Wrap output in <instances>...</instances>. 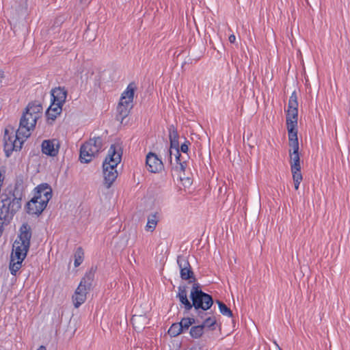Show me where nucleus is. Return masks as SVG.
Listing matches in <instances>:
<instances>
[{
    "label": "nucleus",
    "instance_id": "f257e3e1",
    "mask_svg": "<svg viewBox=\"0 0 350 350\" xmlns=\"http://www.w3.org/2000/svg\"><path fill=\"white\" fill-rule=\"evenodd\" d=\"M24 197L23 189L16 184L14 189L8 194L1 196L0 206V237L3 231V226L8 225L14 215L21 208Z\"/></svg>",
    "mask_w": 350,
    "mask_h": 350
},
{
    "label": "nucleus",
    "instance_id": "f03ea898",
    "mask_svg": "<svg viewBox=\"0 0 350 350\" xmlns=\"http://www.w3.org/2000/svg\"><path fill=\"white\" fill-rule=\"evenodd\" d=\"M42 106L38 101L29 103L25 107L19 122V133L25 137H30L38 120L42 116Z\"/></svg>",
    "mask_w": 350,
    "mask_h": 350
},
{
    "label": "nucleus",
    "instance_id": "7ed1b4c3",
    "mask_svg": "<svg viewBox=\"0 0 350 350\" xmlns=\"http://www.w3.org/2000/svg\"><path fill=\"white\" fill-rule=\"evenodd\" d=\"M191 310L192 308L197 311L198 316L203 318L206 313L204 311L208 310L213 306L214 301L212 296L202 291L199 283H194L190 293Z\"/></svg>",
    "mask_w": 350,
    "mask_h": 350
},
{
    "label": "nucleus",
    "instance_id": "20e7f679",
    "mask_svg": "<svg viewBox=\"0 0 350 350\" xmlns=\"http://www.w3.org/2000/svg\"><path fill=\"white\" fill-rule=\"evenodd\" d=\"M286 126L289 142V153L293 175H296L300 171L299 155V142L297 139V120H286Z\"/></svg>",
    "mask_w": 350,
    "mask_h": 350
},
{
    "label": "nucleus",
    "instance_id": "39448f33",
    "mask_svg": "<svg viewBox=\"0 0 350 350\" xmlns=\"http://www.w3.org/2000/svg\"><path fill=\"white\" fill-rule=\"evenodd\" d=\"M31 235V226L27 223L23 224L20 228L18 238L13 243L10 258L21 259V257L25 258L27 256L30 247Z\"/></svg>",
    "mask_w": 350,
    "mask_h": 350
},
{
    "label": "nucleus",
    "instance_id": "423d86ee",
    "mask_svg": "<svg viewBox=\"0 0 350 350\" xmlns=\"http://www.w3.org/2000/svg\"><path fill=\"white\" fill-rule=\"evenodd\" d=\"M103 139L100 137L90 138L80 148L79 159L81 163H89L102 149Z\"/></svg>",
    "mask_w": 350,
    "mask_h": 350
},
{
    "label": "nucleus",
    "instance_id": "0eeeda50",
    "mask_svg": "<svg viewBox=\"0 0 350 350\" xmlns=\"http://www.w3.org/2000/svg\"><path fill=\"white\" fill-rule=\"evenodd\" d=\"M28 137L23 138V135L19 133V129H17L15 133L13 130L10 133V131L6 129L3 137L4 150L6 156L9 157L13 151L20 150Z\"/></svg>",
    "mask_w": 350,
    "mask_h": 350
},
{
    "label": "nucleus",
    "instance_id": "6e6552de",
    "mask_svg": "<svg viewBox=\"0 0 350 350\" xmlns=\"http://www.w3.org/2000/svg\"><path fill=\"white\" fill-rule=\"evenodd\" d=\"M121 161V152L117 150L115 145H111L108 151V155L103 163L104 175H114L118 174L116 167Z\"/></svg>",
    "mask_w": 350,
    "mask_h": 350
},
{
    "label": "nucleus",
    "instance_id": "1a4fd4ad",
    "mask_svg": "<svg viewBox=\"0 0 350 350\" xmlns=\"http://www.w3.org/2000/svg\"><path fill=\"white\" fill-rule=\"evenodd\" d=\"M168 131L170 147V148H165V149L164 150V152L168 157L169 161L172 162V149L175 150L176 153L174 155L176 160H178L179 157L180 156L178 142L179 135L178 134L176 129L174 126V125L170 126V127L168 128Z\"/></svg>",
    "mask_w": 350,
    "mask_h": 350
},
{
    "label": "nucleus",
    "instance_id": "9d476101",
    "mask_svg": "<svg viewBox=\"0 0 350 350\" xmlns=\"http://www.w3.org/2000/svg\"><path fill=\"white\" fill-rule=\"evenodd\" d=\"M177 263L180 269L181 279L187 280L189 284L196 283V278L188 260L184 256H178Z\"/></svg>",
    "mask_w": 350,
    "mask_h": 350
},
{
    "label": "nucleus",
    "instance_id": "9b49d317",
    "mask_svg": "<svg viewBox=\"0 0 350 350\" xmlns=\"http://www.w3.org/2000/svg\"><path fill=\"white\" fill-rule=\"evenodd\" d=\"M146 168L149 172L158 174L164 169L162 160L152 152H148L146 157Z\"/></svg>",
    "mask_w": 350,
    "mask_h": 350
},
{
    "label": "nucleus",
    "instance_id": "f8f14e48",
    "mask_svg": "<svg viewBox=\"0 0 350 350\" xmlns=\"http://www.w3.org/2000/svg\"><path fill=\"white\" fill-rule=\"evenodd\" d=\"M39 196H33L25 205L26 212L29 215L39 216L46 208L47 204L39 200Z\"/></svg>",
    "mask_w": 350,
    "mask_h": 350
},
{
    "label": "nucleus",
    "instance_id": "ddd939ff",
    "mask_svg": "<svg viewBox=\"0 0 350 350\" xmlns=\"http://www.w3.org/2000/svg\"><path fill=\"white\" fill-rule=\"evenodd\" d=\"M298 116V102L297 95L295 91H294L288 100V111L286 114V120H297Z\"/></svg>",
    "mask_w": 350,
    "mask_h": 350
},
{
    "label": "nucleus",
    "instance_id": "4468645a",
    "mask_svg": "<svg viewBox=\"0 0 350 350\" xmlns=\"http://www.w3.org/2000/svg\"><path fill=\"white\" fill-rule=\"evenodd\" d=\"M34 196H39V200L48 204L52 198V189L47 183H42L36 187Z\"/></svg>",
    "mask_w": 350,
    "mask_h": 350
},
{
    "label": "nucleus",
    "instance_id": "2eb2a0df",
    "mask_svg": "<svg viewBox=\"0 0 350 350\" xmlns=\"http://www.w3.org/2000/svg\"><path fill=\"white\" fill-rule=\"evenodd\" d=\"M135 90V85L133 83H130L126 90L122 92L119 103H122L126 107L133 108V101Z\"/></svg>",
    "mask_w": 350,
    "mask_h": 350
},
{
    "label": "nucleus",
    "instance_id": "dca6fc26",
    "mask_svg": "<svg viewBox=\"0 0 350 350\" xmlns=\"http://www.w3.org/2000/svg\"><path fill=\"white\" fill-rule=\"evenodd\" d=\"M90 291L87 288L84 284L81 282L75 291V295L72 297L73 302L75 308H79L86 299L88 291Z\"/></svg>",
    "mask_w": 350,
    "mask_h": 350
},
{
    "label": "nucleus",
    "instance_id": "f3484780",
    "mask_svg": "<svg viewBox=\"0 0 350 350\" xmlns=\"http://www.w3.org/2000/svg\"><path fill=\"white\" fill-rule=\"evenodd\" d=\"M59 145L56 140H44L42 144L44 154L54 157L58 153Z\"/></svg>",
    "mask_w": 350,
    "mask_h": 350
},
{
    "label": "nucleus",
    "instance_id": "a211bd4d",
    "mask_svg": "<svg viewBox=\"0 0 350 350\" xmlns=\"http://www.w3.org/2000/svg\"><path fill=\"white\" fill-rule=\"evenodd\" d=\"M186 285L178 286V293L176 297L179 299L180 302L184 306L185 313L191 310V301L187 298V291Z\"/></svg>",
    "mask_w": 350,
    "mask_h": 350
},
{
    "label": "nucleus",
    "instance_id": "6ab92c4d",
    "mask_svg": "<svg viewBox=\"0 0 350 350\" xmlns=\"http://www.w3.org/2000/svg\"><path fill=\"white\" fill-rule=\"evenodd\" d=\"M52 100L64 105L67 97V90L64 87H57L51 90Z\"/></svg>",
    "mask_w": 350,
    "mask_h": 350
},
{
    "label": "nucleus",
    "instance_id": "aec40b11",
    "mask_svg": "<svg viewBox=\"0 0 350 350\" xmlns=\"http://www.w3.org/2000/svg\"><path fill=\"white\" fill-rule=\"evenodd\" d=\"M131 321L135 329H141L144 328L148 323V318L146 314H134L132 316Z\"/></svg>",
    "mask_w": 350,
    "mask_h": 350
},
{
    "label": "nucleus",
    "instance_id": "412c9836",
    "mask_svg": "<svg viewBox=\"0 0 350 350\" xmlns=\"http://www.w3.org/2000/svg\"><path fill=\"white\" fill-rule=\"evenodd\" d=\"M97 267L92 266L81 280L80 282L82 284H84V286H86L87 288H90V290L92 289V282L94 280V276Z\"/></svg>",
    "mask_w": 350,
    "mask_h": 350
},
{
    "label": "nucleus",
    "instance_id": "4be33fe9",
    "mask_svg": "<svg viewBox=\"0 0 350 350\" xmlns=\"http://www.w3.org/2000/svg\"><path fill=\"white\" fill-rule=\"evenodd\" d=\"M63 105H64L61 103L52 100V103L46 111L48 118L55 120L62 112Z\"/></svg>",
    "mask_w": 350,
    "mask_h": 350
},
{
    "label": "nucleus",
    "instance_id": "5701e85b",
    "mask_svg": "<svg viewBox=\"0 0 350 350\" xmlns=\"http://www.w3.org/2000/svg\"><path fill=\"white\" fill-rule=\"evenodd\" d=\"M25 258L21 257V259H15V258H10L9 269L10 273L13 275H16L17 272L22 267V263Z\"/></svg>",
    "mask_w": 350,
    "mask_h": 350
},
{
    "label": "nucleus",
    "instance_id": "b1692460",
    "mask_svg": "<svg viewBox=\"0 0 350 350\" xmlns=\"http://www.w3.org/2000/svg\"><path fill=\"white\" fill-rule=\"evenodd\" d=\"M174 182L181 189L180 185L186 188L191 185L193 183L192 176H174Z\"/></svg>",
    "mask_w": 350,
    "mask_h": 350
},
{
    "label": "nucleus",
    "instance_id": "393cba45",
    "mask_svg": "<svg viewBox=\"0 0 350 350\" xmlns=\"http://www.w3.org/2000/svg\"><path fill=\"white\" fill-rule=\"evenodd\" d=\"M131 109L132 108L124 105L122 103H118L117 107L118 120H120L121 122H122L123 120L129 116Z\"/></svg>",
    "mask_w": 350,
    "mask_h": 350
},
{
    "label": "nucleus",
    "instance_id": "a878e982",
    "mask_svg": "<svg viewBox=\"0 0 350 350\" xmlns=\"http://www.w3.org/2000/svg\"><path fill=\"white\" fill-rule=\"evenodd\" d=\"M159 221L157 214L155 213L150 215L148 217V221L146 226V230L148 232H153Z\"/></svg>",
    "mask_w": 350,
    "mask_h": 350
},
{
    "label": "nucleus",
    "instance_id": "bb28decb",
    "mask_svg": "<svg viewBox=\"0 0 350 350\" xmlns=\"http://www.w3.org/2000/svg\"><path fill=\"white\" fill-rule=\"evenodd\" d=\"M204 327L202 325L191 327L189 334L193 338H199L204 334Z\"/></svg>",
    "mask_w": 350,
    "mask_h": 350
},
{
    "label": "nucleus",
    "instance_id": "cd10ccee",
    "mask_svg": "<svg viewBox=\"0 0 350 350\" xmlns=\"http://www.w3.org/2000/svg\"><path fill=\"white\" fill-rule=\"evenodd\" d=\"M194 323H196V319L190 317H184L179 322L183 332L187 330L189 327Z\"/></svg>",
    "mask_w": 350,
    "mask_h": 350
},
{
    "label": "nucleus",
    "instance_id": "c85d7f7f",
    "mask_svg": "<svg viewBox=\"0 0 350 350\" xmlns=\"http://www.w3.org/2000/svg\"><path fill=\"white\" fill-rule=\"evenodd\" d=\"M216 303L218 304L219 312L224 316L232 317L233 314L232 310L222 301L217 300Z\"/></svg>",
    "mask_w": 350,
    "mask_h": 350
},
{
    "label": "nucleus",
    "instance_id": "c756f323",
    "mask_svg": "<svg viewBox=\"0 0 350 350\" xmlns=\"http://www.w3.org/2000/svg\"><path fill=\"white\" fill-rule=\"evenodd\" d=\"M167 332L171 337H176L183 333V331L179 323H174L171 325Z\"/></svg>",
    "mask_w": 350,
    "mask_h": 350
},
{
    "label": "nucleus",
    "instance_id": "7c9ffc66",
    "mask_svg": "<svg viewBox=\"0 0 350 350\" xmlns=\"http://www.w3.org/2000/svg\"><path fill=\"white\" fill-rule=\"evenodd\" d=\"M83 250L82 247H79L77 249L75 253V267H79L83 260Z\"/></svg>",
    "mask_w": 350,
    "mask_h": 350
},
{
    "label": "nucleus",
    "instance_id": "2f4dec72",
    "mask_svg": "<svg viewBox=\"0 0 350 350\" xmlns=\"http://www.w3.org/2000/svg\"><path fill=\"white\" fill-rule=\"evenodd\" d=\"M216 322L217 321L215 317L214 316H211L205 319L201 325L203 326L204 329L205 327H208L212 330H214L215 329L214 325L216 324Z\"/></svg>",
    "mask_w": 350,
    "mask_h": 350
},
{
    "label": "nucleus",
    "instance_id": "473e14b6",
    "mask_svg": "<svg viewBox=\"0 0 350 350\" xmlns=\"http://www.w3.org/2000/svg\"><path fill=\"white\" fill-rule=\"evenodd\" d=\"M176 160V164L174 167L175 171L179 174H184L185 172V169L187 167V163L185 161H181L180 156L179 157L178 160Z\"/></svg>",
    "mask_w": 350,
    "mask_h": 350
},
{
    "label": "nucleus",
    "instance_id": "72a5a7b5",
    "mask_svg": "<svg viewBox=\"0 0 350 350\" xmlns=\"http://www.w3.org/2000/svg\"><path fill=\"white\" fill-rule=\"evenodd\" d=\"M117 176H104V185L107 188H109L113 182L116 180Z\"/></svg>",
    "mask_w": 350,
    "mask_h": 350
},
{
    "label": "nucleus",
    "instance_id": "f704fd0d",
    "mask_svg": "<svg viewBox=\"0 0 350 350\" xmlns=\"http://www.w3.org/2000/svg\"><path fill=\"white\" fill-rule=\"evenodd\" d=\"M293 182L295 185V189L297 190L299 188V185L300 183L303 180V176H293Z\"/></svg>",
    "mask_w": 350,
    "mask_h": 350
},
{
    "label": "nucleus",
    "instance_id": "c9c22d12",
    "mask_svg": "<svg viewBox=\"0 0 350 350\" xmlns=\"http://www.w3.org/2000/svg\"><path fill=\"white\" fill-rule=\"evenodd\" d=\"M189 142L186 141L185 143H183L181 146H180V150L181 152H183V153H187L188 152V150H189Z\"/></svg>",
    "mask_w": 350,
    "mask_h": 350
},
{
    "label": "nucleus",
    "instance_id": "e433bc0d",
    "mask_svg": "<svg viewBox=\"0 0 350 350\" xmlns=\"http://www.w3.org/2000/svg\"><path fill=\"white\" fill-rule=\"evenodd\" d=\"M228 40L230 43H234L236 40V37L234 34H232L229 36Z\"/></svg>",
    "mask_w": 350,
    "mask_h": 350
},
{
    "label": "nucleus",
    "instance_id": "4c0bfd02",
    "mask_svg": "<svg viewBox=\"0 0 350 350\" xmlns=\"http://www.w3.org/2000/svg\"><path fill=\"white\" fill-rule=\"evenodd\" d=\"M189 350H201V347L198 345H194L189 349Z\"/></svg>",
    "mask_w": 350,
    "mask_h": 350
},
{
    "label": "nucleus",
    "instance_id": "58836bf2",
    "mask_svg": "<svg viewBox=\"0 0 350 350\" xmlns=\"http://www.w3.org/2000/svg\"><path fill=\"white\" fill-rule=\"evenodd\" d=\"M37 350H46V348L44 345H41Z\"/></svg>",
    "mask_w": 350,
    "mask_h": 350
},
{
    "label": "nucleus",
    "instance_id": "ea45409f",
    "mask_svg": "<svg viewBox=\"0 0 350 350\" xmlns=\"http://www.w3.org/2000/svg\"><path fill=\"white\" fill-rule=\"evenodd\" d=\"M274 344L276 345V347H278V350H282V349L279 347V345H278V343L274 341Z\"/></svg>",
    "mask_w": 350,
    "mask_h": 350
},
{
    "label": "nucleus",
    "instance_id": "a19ab883",
    "mask_svg": "<svg viewBox=\"0 0 350 350\" xmlns=\"http://www.w3.org/2000/svg\"><path fill=\"white\" fill-rule=\"evenodd\" d=\"M2 172L5 173V172H2L1 170H0V176L2 175Z\"/></svg>",
    "mask_w": 350,
    "mask_h": 350
}]
</instances>
